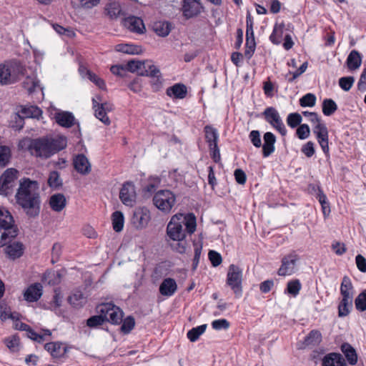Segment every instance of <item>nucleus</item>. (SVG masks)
Segmentation results:
<instances>
[{"label":"nucleus","instance_id":"obj_47","mask_svg":"<svg viewBox=\"0 0 366 366\" xmlns=\"http://www.w3.org/2000/svg\"><path fill=\"white\" fill-rule=\"evenodd\" d=\"M207 325L204 324L196 327H193L190 330L188 331L187 335L188 339L191 342L197 341L200 335H202L206 330Z\"/></svg>","mask_w":366,"mask_h":366},{"label":"nucleus","instance_id":"obj_7","mask_svg":"<svg viewBox=\"0 0 366 366\" xmlns=\"http://www.w3.org/2000/svg\"><path fill=\"white\" fill-rule=\"evenodd\" d=\"M175 201V195L167 189L158 191L153 197L154 204L164 212H170Z\"/></svg>","mask_w":366,"mask_h":366},{"label":"nucleus","instance_id":"obj_56","mask_svg":"<svg viewBox=\"0 0 366 366\" xmlns=\"http://www.w3.org/2000/svg\"><path fill=\"white\" fill-rule=\"evenodd\" d=\"M302 119L300 114L290 113L287 117V123L291 128H295L301 123Z\"/></svg>","mask_w":366,"mask_h":366},{"label":"nucleus","instance_id":"obj_5","mask_svg":"<svg viewBox=\"0 0 366 366\" xmlns=\"http://www.w3.org/2000/svg\"><path fill=\"white\" fill-rule=\"evenodd\" d=\"M97 311L99 314H103L105 321H108L112 324L117 325L122 322L123 312L119 307L111 302L98 305Z\"/></svg>","mask_w":366,"mask_h":366},{"label":"nucleus","instance_id":"obj_64","mask_svg":"<svg viewBox=\"0 0 366 366\" xmlns=\"http://www.w3.org/2000/svg\"><path fill=\"white\" fill-rule=\"evenodd\" d=\"M209 259L214 267H217L222 263V257L214 250H210L208 254Z\"/></svg>","mask_w":366,"mask_h":366},{"label":"nucleus","instance_id":"obj_48","mask_svg":"<svg viewBox=\"0 0 366 366\" xmlns=\"http://www.w3.org/2000/svg\"><path fill=\"white\" fill-rule=\"evenodd\" d=\"M127 69L131 72H137L143 75L142 69L146 68V62L139 61H130L127 64Z\"/></svg>","mask_w":366,"mask_h":366},{"label":"nucleus","instance_id":"obj_52","mask_svg":"<svg viewBox=\"0 0 366 366\" xmlns=\"http://www.w3.org/2000/svg\"><path fill=\"white\" fill-rule=\"evenodd\" d=\"M145 70V74L147 76H151L152 78H157V81H159V77H160V71L159 69L154 64L150 63H146V68H144Z\"/></svg>","mask_w":366,"mask_h":366},{"label":"nucleus","instance_id":"obj_62","mask_svg":"<svg viewBox=\"0 0 366 366\" xmlns=\"http://www.w3.org/2000/svg\"><path fill=\"white\" fill-rule=\"evenodd\" d=\"M88 78L91 81L94 83L99 89H106V84L103 79L99 78L97 75L95 74L88 71L87 72Z\"/></svg>","mask_w":366,"mask_h":366},{"label":"nucleus","instance_id":"obj_59","mask_svg":"<svg viewBox=\"0 0 366 366\" xmlns=\"http://www.w3.org/2000/svg\"><path fill=\"white\" fill-rule=\"evenodd\" d=\"M105 321L103 314L94 315L87 320V325L90 327H94L101 325Z\"/></svg>","mask_w":366,"mask_h":366},{"label":"nucleus","instance_id":"obj_40","mask_svg":"<svg viewBox=\"0 0 366 366\" xmlns=\"http://www.w3.org/2000/svg\"><path fill=\"white\" fill-rule=\"evenodd\" d=\"M115 49L117 51L128 54H138L141 51L139 46L128 44H117L115 47Z\"/></svg>","mask_w":366,"mask_h":366},{"label":"nucleus","instance_id":"obj_14","mask_svg":"<svg viewBox=\"0 0 366 366\" xmlns=\"http://www.w3.org/2000/svg\"><path fill=\"white\" fill-rule=\"evenodd\" d=\"M313 133L315 134L323 152L327 154L329 152V139L328 130L325 124L322 122L315 125L313 127Z\"/></svg>","mask_w":366,"mask_h":366},{"label":"nucleus","instance_id":"obj_3","mask_svg":"<svg viewBox=\"0 0 366 366\" xmlns=\"http://www.w3.org/2000/svg\"><path fill=\"white\" fill-rule=\"evenodd\" d=\"M18 234V229L9 210L0 208V247L6 245Z\"/></svg>","mask_w":366,"mask_h":366},{"label":"nucleus","instance_id":"obj_4","mask_svg":"<svg viewBox=\"0 0 366 366\" xmlns=\"http://www.w3.org/2000/svg\"><path fill=\"white\" fill-rule=\"evenodd\" d=\"M23 71L24 66L17 61L10 60L0 64V84L7 85L16 82Z\"/></svg>","mask_w":366,"mask_h":366},{"label":"nucleus","instance_id":"obj_46","mask_svg":"<svg viewBox=\"0 0 366 366\" xmlns=\"http://www.w3.org/2000/svg\"><path fill=\"white\" fill-rule=\"evenodd\" d=\"M69 302L74 307H81L86 302V297L81 291L77 290L69 297Z\"/></svg>","mask_w":366,"mask_h":366},{"label":"nucleus","instance_id":"obj_2","mask_svg":"<svg viewBox=\"0 0 366 366\" xmlns=\"http://www.w3.org/2000/svg\"><path fill=\"white\" fill-rule=\"evenodd\" d=\"M196 217L194 214H176L167 226V235L175 242L184 241L187 234H192L196 230Z\"/></svg>","mask_w":366,"mask_h":366},{"label":"nucleus","instance_id":"obj_41","mask_svg":"<svg viewBox=\"0 0 366 366\" xmlns=\"http://www.w3.org/2000/svg\"><path fill=\"white\" fill-rule=\"evenodd\" d=\"M28 337L38 342H41L46 340V337H50L51 335V332L49 330H44L42 332L37 333L34 330H33L31 327L29 330L26 332Z\"/></svg>","mask_w":366,"mask_h":366},{"label":"nucleus","instance_id":"obj_51","mask_svg":"<svg viewBox=\"0 0 366 366\" xmlns=\"http://www.w3.org/2000/svg\"><path fill=\"white\" fill-rule=\"evenodd\" d=\"M316 103V97L315 94L308 93L305 95H304L300 99V104L302 107H312L315 105Z\"/></svg>","mask_w":366,"mask_h":366},{"label":"nucleus","instance_id":"obj_1","mask_svg":"<svg viewBox=\"0 0 366 366\" xmlns=\"http://www.w3.org/2000/svg\"><path fill=\"white\" fill-rule=\"evenodd\" d=\"M16 202L27 216L35 217L40 212L41 197L39 185L36 181L28 178L23 179L19 182L15 195Z\"/></svg>","mask_w":366,"mask_h":366},{"label":"nucleus","instance_id":"obj_15","mask_svg":"<svg viewBox=\"0 0 366 366\" xmlns=\"http://www.w3.org/2000/svg\"><path fill=\"white\" fill-rule=\"evenodd\" d=\"M182 13L187 19L197 16L202 9L199 0H182Z\"/></svg>","mask_w":366,"mask_h":366},{"label":"nucleus","instance_id":"obj_19","mask_svg":"<svg viewBox=\"0 0 366 366\" xmlns=\"http://www.w3.org/2000/svg\"><path fill=\"white\" fill-rule=\"evenodd\" d=\"M150 220V214L148 210L140 209L134 212L132 217V223L137 228L145 227Z\"/></svg>","mask_w":366,"mask_h":366},{"label":"nucleus","instance_id":"obj_31","mask_svg":"<svg viewBox=\"0 0 366 366\" xmlns=\"http://www.w3.org/2000/svg\"><path fill=\"white\" fill-rule=\"evenodd\" d=\"M23 244L20 242H13L7 245L5 248L6 254L11 259H16L23 254Z\"/></svg>","mask_w":366,"mask_h":366},{"label":"nucleus","instance_id":"obj_9","mask_svg":"<svg viewBox=\"0 0 366 366\" xmlns=\"http://www.w3.org/2000/svg\"><path fill=\"white\" fill-rule=\"evenodd\" d=\"M262 115L265 121L276 129L282 136L287 134V130L278 111L272 107H267Z\"/></svg>","mask_w":366,"mask_h":366},{"label":"nucleus","instance_id":"obj_35","mask_svg":"<svg viewBox=\"0 0 366 366\" xmlns=\"http://www.w3.org/2000/svg\"><path fill=\"white\" fill-rule=\"evenodd\" d=\"M205 139L209 147L217 144L219 134L216 129L212 126L207 125L204 127Z\"/></svg>","mask_w":366,"mask_h":366},{"label":"nucleus","instance_id":"obj_30","mask_svg":"<svg viewBox=\"0 0 366 366\" xmlns=\"http://www.w3.org/2000/svg\"><path fill=\"white\" fill-rule=\"evenodd\" d=\"M49 142L53 154L64 149L67 144L66 138L63 136L49 138Z\"/></svg>","mask_w":366,"mask_h":366},{"label":"nucleus","instance_id":"obj_43","mask_svg":"<svg viewBox=\"0 0 366 366\" xmlns=\"http://www.w3.org/2000/svg\"><path fill=\"white\" fill-rule=\"evenodd\" d=\"M302 288L301 283L299 280H293L289 281L287 285V288L285 291V294H289L292 297H297Z\"/></svg>","mask_w":366,"mask_h":366},{"label":"nucleus","instance_id":"obj_61","mask_svg":"<svg viewBox=\"0 0 366 366\" xmlns=\"http://www.w3.org/2000/svg\"><path fill=\"white\" fill-rule=\"evenodd\" d=\"M310 129L307 124H301L297 129L296 134L299 139H305L310 136Z\"/></svg>","mask_w":366,"mask_h":366},{"label":"nucleus","instance_id":"obj_26","mask_svg":"<svg viewBox=\"0 0 366 366\" xmlns=\"http://www.w3.org/2000/svg\"><path fill=\"white\" fill-rule=\"evenodd\" d=\"M362 61V56L357 50H352L347 56L346 64L349 70L355 71L358 69Z\"/></svg>","mask_w":366,"mask_h":366},{"label":"nucleus","instance_id":"obj_38","mask_svg":"<svg viewBox=\"0 0 366 366\" xmlns=\"http://www.w3.org/2000/svg\"><path fill=\"white\" fill-rule=\"evenodd\" d=\"M353 300L342 299L338 305V315L340 317L347 316L352 309Z\"/></svg>","mask_w":366,"mask_h":366},{"label":"nucleus","instance_id":"obj_16","mask_svg":"<svg viewBox=\"0 0 366 366\" xmlns=\"http://www.w3.org/2000/svg\"><path fill=\"white\" fill-rule=\"evenodd\" d=\"M73 164L75 170L82 175L89 174L92 170L91 164L84 154L76 155L73 159Z\"/></svg>","mask_w":366,"mask_h":366},{"label":"nucleus","instance_id":"obj_18","mask_svg":"<svg viewBox=\"0 0 366 366\" xmlns=\"http://www.w3.org/2000/svg\"><path fill=\"white\" fill-rule=\"evenodd\" d=\"M263 141L262 155L264 157H268L275 150L276 137L271 132H267L263 135Z\"/></svg>","mask_w":366,"mask_h":366},{"label":"nucleus","instance_id":"obj_42","mask_svg":"<svg viewBox=\"0 0 366 366\" xmlns=\"http://www.w3.org/2000/svg\"><path fill=\"white\" fill-rule=\"evenodd\" d=\"M322 340V335L318 330H312L305 338L306 346L317 345Z\"/></svg>","mask_w":366,"mask_h":366},{"label":"nucleus","instance_id":"obj_22","mask_svg":"<svg viewBox=\"0 0 366 366\" xmlns=\"http://www.w3.org/2000/svg\"><path fill=\"white\" fill-rule=\"evenodd\" d=\"M322 366H347L343 356L340 353L331 352L326 355L322 362Z\"/></svg>","mask_w":366,"mask_h":366},{"label":"nucleus","instance_id":"obj_23","mask_svg":"<svg viewBox=\"0 0 366 366\" xmlns=\"http://www.w3.org/2000/svg\"><path fill=\"white\" fill-rule=\"evenodd\" d=\"M159 290L162 295L171 297L177 290V285L174 279L168 277L162 281Z\"/></svg>","mask_w":366,"mask_h":366},{"label":"nucleus","instance_id":"obj_28","mask_svg":"<svg viewBox=\"0 0 366 366\" xmlns=\"http://www.w3.org/2000/svg\"><path fill=\"white\" fill-rule=\"evenodd\" d=\"M66 200L64 194H55L50 197L49 205L55 212H61L65 207Z\"/></svg>","mask_w":366,"mask_h":366},{"label":"nucleus","instance_id":"obj_33","mask_svg":"<svg viewBox=\"0 0 366 366\" xmlns=\"http://www.w3.org/2000/svg\"><path fill=\"white\" fill-rule=\"evenodd\" d=\"M341 350L344 353L350 365H355L357 362V355L356 351L350 344H342L341 346Z\"/></svg>","mask_w":366,"mask_h":366},{"label":"nucleus","instance_id":"obj_45","mask_svg":"<svg viewBox=\"0 0 366 366\" xmlns=\"http://www.w3.org/2000/svg\"><path fill=\"white\" fill-rule=\"evenodd\" d=\"M21 114L24 118H39L41 116V110L36 106L24 107L21 109Z\"/></svg>","mask_w":366,"mask_h":366},{"label":"nucleus","instance_id":"obj_60","mask_svg":"<svg viewBox=\"0 0 366 366\" xmlns=\"http://www.w3.org/2000/svg\"><path fill=\"white\" fill-rule=\"evenodd\" d=\"M255 41L252 39H246V49L244 55L248 59L252 56L255 50Z\"/></svg>","mask_w":366,"mask_h":366},{"label":"nucleus","instance_id":"obj_44","mask_svg":"<svg viewBox=\"0 0 366 366\" xmlns=\"http://www.w3.org/2000/svg\"><path fill=\"white\" fill-rule=\"evenodd\" d=\"M337 109L335 102L331 99H325L322 102V112L325 116H331Z\"/></svg>","mask_w":366,"mask_h":366},{"label":"nucleus","instance_id":"obj_21","mask_svg":"<svg viewBox=\"0 0 366 366\" xmlns=\"http://www.w3.org/2000/svg\"><path fill=\"white\" fill-rule=\"evenodd\" d=\"M56 123L62 127L70 128L75 124V117L69 112H58L54 115Z\"/></svg>","mask_w":366,"mask_h":366},{"label":"nucleus","instance_id":"obj_10","mask_svg":"<svg viewBox=\"0 0 366 366\" xmlns=\"http://www.w3.org/2000/svg\"><path fill=\"white\" fill-rule=\"evenodd\" d=\"M21 75H26V78L23 81V86L27 90L28 93L29 94L39 93L41 97H37V99H39L42 98L44 96L43 87L41 86L36 73L30 68H24L23 74H21L20 76Z\"/></svg>","mask_w":366,"mask_h":366},{"label":"nucleus","instance_id":"obj_50","mask_svg":"<svg viewBox=\"0 0 366 366\" xmlns=\"http://www.w3.org/2000/svg\"><path fill=\"white\" fill-rule=\"evenodd\" d=\"M4 343L11 352H15L19 350V339L16 335H12L4 340Z\"/></svg>","mask_w":366,"mask_h":366},{"label":"nucleus","instance_id":"obj_55","mask_svg":"<svg viewBox=\"0 0 366 366\" xmlns=\"http://www.w3.org/2000/svg\"><path fill=\"white\" fill-rule=\"evenodd\" d=\"M282 29L280 26L275 25L272 33L269 36V40L274 44H279L281 42Z\"/></svg>","mask_w":366,"mask_h":366},{"label":"nucleus","instance_id":"obj_17","mask_svg":"<svg viewBox=\"0 0 366 366\" xmlns=\"http://www.w3.org/2000/svg\"><path fill=\"white\" fill-rule=\"evenodd\" d=\"M43 287L40 283L31 285L25 290L24 297L25 300L29 302L38 301L42 295Z\"/></svg>","mask_w":366,"mask_h":366},{"label":"nucleus","instance_id":"obj_24","mask_svg":"<svg viewBox=\"0 0 366 366\" xmlns=\"http://www.w3.org/2000/svg\"><path fill=\"white\" fill-rule=\"evenodd\" d=\"M98 101H101L100 96H96L92 99L93 109H94L95 117L104 124L109 125L110 124V119L107 117V112H105L104 107L99 104Z\"/></svg>","mask_w":366,"mask_h":366},{"label":"nucleus","instance_id":"obj_58","mask_svg":"<svg viewBox=\"0 0 366 366\" xmlns=\"http://www.w3.org/2000/svg\"><path fill=\"white\" fill-rule=\"evenodd\" d=\"M135 322L132 317H127L122 321L121 330L124 333H129L134 327Z\"/></svg>","mask_w":366,"mask_h":366},{"label":"nucleus","instance_id":"obj_6","mask_svg":"<svg viewBox=\"0 0 366 366\" xmlns=\"http://www.w3.org/2000/svg\"><path fill=\"white\" fill-rule=\"evenodd\" d=\"M18 172L14 168L7 169L0 177V194L7 196L13 193L16 186Z\"/></svg>","mask_w":366,"mask_h":366},{"label":"nucleus","instance_id":"obj_12","mask_svg":"<svg viewBox=\"0 0 366 366\" xmlns=\"http://www.w3.org/2000/svg\"><path fill=\"white\" fill-rule=\"evenodd\" d=\"M298 254L292 251L282 259V264L277 271L280 276H287L295 273L297 262L299 260Z\"/></svg>","mask_w":366,"mask_h":366},{"label":"nucleus","instance_id":"obj_37","mask_svg":"<svg viewBox=\"0 0 366 366\" xmlns=\"http://www.w3.org/2000/svg\"><path fill=\"white\" fill-rule=\"evenodd\" d=\"M112 227L115 232H119L124 228V217L122 212L116 211L112 215Z\"/></svg>","mask_w":366,"mask_h":366},{"label":"nucleus","instance_id":"obj_34","mask_svg":"<svg viewBox=\"0 0 366 366\" xmlns=\"http://www.w3.org/2000/svg\"><path fill=\"white\" fill-rule=\"evenodd\" d=\"M105 11L107 16L112 19H115L122 14L121 6L119 2L112 1L106 5Z\"/></svg>","mask_w":366,"mask_h":366},{"label":"nucleus","instance_id":"obj_54","mask_svg":"<svg viewBox=\"0 0 366 366\" xmlns=\"http://www.w3.org/2000/svg\"><path fill=\"white\" fill-rule=\"evenodd\" d=\"M355 82V78L353 76H344L339 79V85L340 88L347 92L349 91Z\"/></svg>","mask_w":366,"mask_h":366},{"label":"nucleus","instance_id":"obj_36","mask_svg":"<svg viewBox=\"0 0 366 366\" xmlns=\"http://www.w3.org/2000/svg\"><path fill=\"white\" fill-rule=\"evenodd\" d=\"M61 274L58 272L47 271L42 277V282L49 285H56L61 282Z\"/></svg>","mask_w":366,"mask_h":366},{"label":"nucleus","instance_id":"obj_57","mask_svg":"<svg viewBox=\"0 0 366 366\" xmlns=\"http://www.w3.org/2000/svg\"><path fill=\"white\" fill-rule=\"evenodd\" d=\"M229 325V322L226 319H218L212 322V327L215 330H226Z\"/></svg>","mask_w":366,"mask_h":366},{"label":"nucleus","instance_id":"obj_27","mask_svg":"<svg viewBox=\"0 0 366 366\" xmlns=\"http://www.w3.org/2000/svg\"><path fill=\"white\" fill-rule=\"evenodd\" d=\"M44 348L53 357L59 358L66 352V348L61 342H49L44 345Z\"/></svg>","mask_w":366,"mask_h":366},{"label":"nucleus","instance_id":"obj_53","mask_svg":"<svg viewBox=\"0 0 366 366\" xmlns=\"http://www.w3.org/2000/svg\"><path fill=\"white\" fill-rule=\"evenodd\" d=\"M48 184L49 187L56 189L61 185V179H60L59 174L56 171L50 172L48 179Z\"/></svg>","mask_w":366,"mask_h":366},{"label":"nucleus","instance_id":"obj_32","mask_svg":"<svg viewBox=\"0 0 366 366\" xmlns=\"http://www.w3.org/2000/svg\"><path fill=\"white\" fill-rule=\"evenodd\" d=\"M187 88L184 84H176L167 89V94L177 99H183L187 94Z\"/></svg>","mask_w":366,"mask_h":366},{"label":"nucleus","instance_id":"obj_13","mask_svg":"<svg viewBox=\"0 0 366 366\" xmlns=\"http://www.w3.org/2000/svg\"><path fill=\"white\" fill-rule=\"evenodd\" d=\"M136 190L134 184L126 182L122 185L119 192V198L122 202L127 207H133L136 202Z\"/></svg>","mask_w":366,"mask_h":366},{"label":"nucleus","instance_id":"obj_63","mask_svg":"<svg viewBox=\"0 0 366 366\" xmlns=\"http://www.w3.org/2000/svg\"><path fill=\"white\" fill-rule=\"evenodd\" d=\"M249 139L252 144L257 147L259 148L262 146V140L260 137V133L257 130H252L249 135Z\"/></svg>","mask_w":366,"mask_h":366},{"label":"nucleus","instance_id":"obj_49","mask_svg":"<svg viewBox=\"0 0 366 366\" xmlns=\"http://www.w3.org/2000/svg\"><path fill=\"white\" fill-rule=\"evenodd\" d=\"M356 309L360 312L366 310V290L360 292L355 300Z\"/></svg>","mask_w":366,"mask_h":366},{"label":"nucleus","instance_id":"obj_20","mask_svg":"<svg viewBox=\"0 0 366 366\" xmlns=\"http://www.w3.org/2000/svg\"><path fill=\"white\" fill-rule=\"evenodd\" d=\"M124 26L132 32L142 34L144 30V25L143 21L136 16H129L124 19Z\"/></svg>","mask_w":366,"mask_h":366},{"label":"nucleus","instance_id":"obj_25","mask_svg":"<svg viewBox=\"0 0 366 366\" xmlns=\"http://www.w3.org/2000/svg\"><path fill=\"white\" fill-rule=\"evenodd\" d=\"M340 294L342 299L353 300L354 287L349 277L345 276L342 278L340 285Z\"/></svg>","mask_w":366,"mask_h":366},{"label":"nucleus","instance_id":"obj_39","mask_svg":"<svg viewBox=\"0 0 366 366\" xmlns=\"http://www.w3.org/2000/svg\"><path fill=\"white\" fill-rule=\"evenodd\" d=\"M11 151L9 147L0 146V167H4L10 162Z\"/></svg>","mask_w":366,"mask_h":366},{"label":"nucleus","instance_id":"obj_11","mask_svg":"<svg viewBox=\"0 0 366 366\" xmlns=\"http://www.w3.org/2000/svg\"><path fill=\"white\" fill-rule=\"evenodd\" d=\"M29 150L31 154L43 158H48L53 154L48 137L33 140L29 145Z\"/></svg>","mask_w":366,"mask_h":366},{"label":"nucleus","instance_id":"obj_29","mask_svg":"<svg viewBox=\"0 0 366 366\" xmlns=\"http://www.w3.org/2000/svg\"><path fill=\"white\" fill-rule=\"evenodd\" d=\"M172 24L169 21H159L154 24L153 29L159 36L165 37L169 35L172 30Z\"/></svg>","mask_w":366,"mask_h":366},{"label":"nucleus","instance_id":"obj_8","mask_svg":"<svg viewBox=\"0 0 366 366\" xmlns=\"http://www.w3.org/2000/svg\"><path fill=\"white\" fill-rule=\"evenodd\" d=\"M242 269L237 265L231 264L227 272V284L232 290L237 297H241L242 294Z\"/></svg>","mask_w":366,"mask_h":366}]
</instances>
